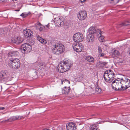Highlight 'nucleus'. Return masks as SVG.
Instances as JSON below:
<instances>
[{"label":"nucleus","mask_w":130,"mask_h":130,"mask_svg":"<svg viewBox=\"0 0 130 130\" xmlns=\"http://www.w3.org/2000/svg\"><path fill=\"white\" fill-rule=\"evenodd\" d=\"M8 63L7 65L10 68L17 69L20 67V60L16 58H8Z\"/></svg>","instance_id":"obj_1"},{"label":"nucleus","mask_w":130,"mask_h":130,"mask_svg":"<svg viewBox=\"0 0 130 130\" xmlns=\"http://www.w3.org/2000/svg\"><path fill=\"white\" fill-rule=\"evenodd\" d=\"M122 78H118L114 80L112 82L111 86L113 89L116 91L123 90Z\"/></svg>","instance_id":"obj_2"},{"label":"nucleus","mask_w":130,"mask_h":130,"mask_svg":"<svg viewBox=\"0 0 130 130\" xmlns=\"http://www.w3.org/2000/svg\"><path fill=\"white\" fill-rule=\"evenodd\" d=\"M103 76L105 81L108 83L111 82L115 77L113 72L110 70L106 71L104 73Z\"/></svg>","instance_id":"obj_3"},{"label":"nucleus","mask_w":130,"mask_h":130,"mask_svg":"<svg viewBox=\"0 0 130 130\" xmlns=\"http://www.w3.org/2000/svg\"><path fill=\"white\" fill-rule=\"evenodd\" d=\"M71 65V63L68 60H64L62 61L61 63L59 64V66L61 69L60 70V72L62 73L69 70Z\"/></svg>","instance_id":"obj_4"},{"label":"nucleus","mask_w":130,"mask_h":130,"mask_svg":"<svg viewBox=\"0 0 130 130\" xmlns=\"http://www.w3.org/2000/svg\"><path fill=\"white\" fill-rule=\"evenodd\" d=\"M84 38L83 35L80 33H76L73 37V39L75 42H80L82 41Z\"/></svg>","instance_id":"obj_5"},{"label":"nucleus","mask_w":130,"mask_h":130,"mask_svg":"<svg viewBox=\"0 0 130 130\" xmlns=\"http://www.w3.org/2000/svg\"><path fill=\"white\" fill-rule=\"evenodd\" d=\"M22 51L24 53H29L32 49V47L28 43H25L22 44Z\"/></svg>","instance_id":"obj_6"},{"label":"nucleus","mask_w":130,"mask_h":130,"mask_svg":"<svg viewBox=\"0 0 130 130\" xmlns=\"http://www.w3.org/2000/svg\"><path fill=\"white\" fill-rule=\"evenodd\" d=\"M101 31L100 30L97 29L96 28H95L93 26L91 27L89 29V33L90 34H92L94 35L95 34L97 35L99 33L100 35L99 37H100L101 36Z\"/></svg>","instance_id":"obj_7"},{"label":"nucleus","mask_w":130,"mask_h":130,"mask_svg":"<svg viewBox=\"0 0 130 130\" xmlns=\"http://www.w3.org/2000/svg\"><path fill=\"white\" fill-rule=\"evenodd\" d=\"M87 13L84 10L80 11L78 13L77 17L78 19L80 20H83L86 18Z\"/></svg>","instance_id":"obj_8"},{"label":"nucleus","mask_w":130,"mask_h":130,"mask_svg":"<svg viewBox=\"0 0 130 130\" xmlns=\"http://www.w3.org/2000/svg\"><path fill=\"white\" fill-rule=\"evenodd\" d=\"M24 118L22 116H13L11 117L7 120H5L4 121H2L1 122L3 123L4 121L7 122H11L16 120H20Z\"/></svg>","instance_id":"obj_9"},{"label":"nucleus","mask_w":130,"mask_h":130,"mask_svg":"<svg viewBox=\"0 0 130 130\" xmlns=\"http://www.w3.org/2000/svg\"><path fill=\"white\" fill-rule=\"evenodd\" d=\"M23 33L26 38H31L33 35V32L29 29H25L23 31Z\"/></svg>","instance_id":"obj_10"},{"label":"nucleus","mask_w":130,"mask_h":130,"mask_svg":"<svg viewBox=\"0 0 130 130\" xmlns=\"http://www.w3.org/2000/svg\"><path fill=\"white\" fill-rule=\"evenodd\" d=\"M123 88V90H124L130 87V80L128 79H126V80L122 79V82Z\"/></svg>","instance_id":"obj_11"},{"label":"nucleus","mask_w":130,"mask_h":130,"mask_svg":"<svg viewBox=\"0 0 130 130\" xmlns=\"http://www.w3.org/2000/svg\"><path fill=\"white\" fill-rule=\"evenodd\" d=\"M73 47L74 50L77 52H80L83 49V46L81 43L75 44Z\"/></svg>","instance_id":"obj_12"},{"label":"nucleus","mask_w":130,"mask_h":130,"mask_svg":"<svg viewBox=\"0 0 130 130\" xmlns=\"http://www.w3.org/2000/svg\"><path fill=\"white\" fill-rule=\"evenodd\" d=\"M7 72L6 70H4L1 71V82H3V81H5L7 78Z\"/></svg>","instance_id":"obj_13"},{"label":"nucleus","mask_w":130,"mask_h":130,"mask_svg":"<svg viewBox=\"0 0 130 130\" xmlns=\"http://www.w3.org/2000/svg\"><path fill=\"white\" fill-rule=\"evenodd\" d=\"M60 48L62 49H64V45L61 43H56L53 45L52 50H55L57 49H59Z\"/></svg>","instance_id":"obj_14"},{"label":"nucleus","mask_w":130,"mask_h":130,"mask_svg":"<svg viewBox=\"0 0 130 130\" xmlns=\"http://www.w3.org/2000/svg\"><path fill=\"white\" fill-rule=\"evenodd\" d=\"M19 55L18 51H14L10 52L8 53V58H13V57H17Z\"/></svg>","instance_id":"obj_15"},{"label":"nucleus","mask_w":130,"mask_h":130,"mask_svg":"<svg viewBox=\"0 0 130 130\" xmlns=\"http://www.w3.org/2000/svg\"><path fill=\"white\" fill-rule=\"evenodd\" d=\"M54 20H56L55 21H54L55 25L59 27L60 26L61 23L62 22V20H61L60 18H58V17L55 18Z\"/></svg>","instance_id":"obj_16"},{"label":"nucleus","mask_w":130,"mask_h":130,"mask_svg":"<svg viewBox=\"0 0 130 130\" xmlns=\"http://www.w3.org/2000/svg\"><path fill=\"white\" fill-rule=\"evenodd\" d=\"M75 127V124L72 123H69L68 125H66L67 130H74V128Z\"/></svg>","instance_id":"obj_17"},{"label":"nucleus","mask_w":130,"mask_h":130,"mask_svg":"<svg viewBox=\"0 0 130 130\" xmlns=\"http://www.w3.org/2000/svg\"><path fill=\"white\" fill-rule=\"evenodd\" d=\"M23 41V40L20 37H17L15 38L14 40L12 41V42L16 44H19L21 43Z\"/></svg>","instance_id":"obj_18"},{"label":"nucleus","mask_w":130,"mask_h":130,"mask_svg":"<svg viewBox=\"0 0 130 130\" xmlns=\"http://www.w3.org/2000/svg\"><path fill=\"white\" fill-rule=\"evenodd\" d=\"M94 38V35L89 34L87 36L86 39L88 42H92L93 41Z\"/></svg>","instance_id":"obj_19"},{"label":"nucleus","mask_w":130,"mask_h":130,"mask_svg":"<svg viewBox=\"0 0 130 130\" xmlns=\"http://www.w3.org/2000/svg\"><path fill=\"white\" fill-rule=\"evenodd\" d=\"M37 38L38 40L42 44H44L47 42L45 40L43 39L42 37L39 36L38 35L37 36Z\"/></svg>","instance_id":"obj_20"},{"label":"nucleus","mask_w":130,"mask_h":130,"mask_svg":"<svg viewBox=\"0 0 130 130\" xmlns=\"http://www.w3.org/2000/svg\"><path fill=\"white\" fill-rule=\"evenodd\" d=\"M85 59L90 62L93 63L94 61V59L91 56H86L84 57Z\"/></svg>","instance_id":"obj_21"},{"label":"nucleus","mask_w":130,"mask_h":130,"mask_svg":"<svg viewBox=\"0 0 130 130\" xmlns=\"http://www.w3.org/2000/svg\"><path fill=\"white\" fill-rule=\"evenodd\" d=\"M70 88L69 87H65L64 89L62 90V93L66 95L68 94L70 92Z\"/></svg>","instance_id":"obj_22"},{"label":"nucleus","mask_w":130,"mask_h":130,"mask_svg":"<svg viewBox=\"0 0 130 130\" xmlns=\"http://www.w3.org/2000/svg\"><path fill=\"white\" fill-rule=\"evenodd\" d=\"M64 51V49H62L61 48L59 49H57L55 50H54V53L56 55H58L61 54Z\"/></svg>","instance_id":"obj_23"},{"label":"nucleus","mask_w":130,"mask_h":130,"mask_svg":"<svg viewBox=\"0 0 130 130\" xmlns=\"http://www.w3.org/2000/svg\"><path fill=\"white\" fill-rule=\"evenodd\" d=\"M119 54L120 53L117 50H115L112 52V57H115L118 56Z\"/></svg>","instance_id":"obj_24"},{"label":"nucleus","mask_w":130,"mask_h":130,"mask_svg":"<svg viewBox=\"0 0 130 130\" xmlns=\"http://www.w3.org/2000/svg\"><path fill=\"white\" fill-rule=\"evenodd\" d=\"M7 32V30L6 28H2L1 29V34L2 33V34H4V36L6 35L5 34Z\"/></svg>","instance_id":"obj_25"},{"label":"nucleus","mask_w":130,"mask_h":130,"mask_svg":"<svg viewBox=\"0 0 130 130\" xmlns=\"http://www.w3.org/2000/svg\"><path fill=\"white\" fill-rule=\"evenodd\" d=\"M90 130H98L96 127V125L94 124L91 125L90 127Z\"/></svg>","instance_id":"obj_26"},{"label":"nucleus","mask_w":130,"mask_h":130,"mask_svg":"<svg viewBox=\"0 0 130 130\" xmlns=\"http://www.w3.org/2000/svg\"><path fill=\"white\" fill-rule=\"evenodd\" d=\"M130 25V22H129V21H125L124 23H122L120 24L121 26H127Z\"/></svg>","instance_id":"obj_27"},{"label":"nucleus","mask_w":130,"mask_h":130,"mask_svg":"<svg viewBox=\"0 0 130 130\" xmlns=\"http://www.w3.org/2000/svg\"><path fill=\"white\" fill-rule=\"evenodd\" d=\"M30 14V12L28 13H23L20 16L22 17L23 18H25Z\"/></svg>","instance_id":"obj_28"},{"label":"nucleus","mask_w":130,"mask_h":130,"mask_svg":"<svg viewBox=\"0 0 130 130\" xmlns=\"http://www.w3.org/2000/svg\"><path fill=\"white\" fill-rule=\"evenodd\" d=\"M95 90L96 92L100 93L101 92L102 90L101 88H99V87L97 86L95 89Z\"/></svg>","instance_id":"obj_29"},{"label":"nucleus","mask_w":130,"mask_h":130,"mask_svg":"<svg viewBox=\"0 0 130 130\" xmlns=\"http://www.w3.org/2000/svg\"><path fill=\"white\" fill-rule=\"evenodd\" d=\"M49 23L47 25H46L45 26H43V27H40L39 29V30L40 31H42L43 29V28H45V26H46V27L48 28V27L49 26L48 25H49Z\"/></svg>","instance_id":"obj_30"},{"label":"nucleus","mask_w":130,"mask_h":130,"mask_svg":"<svg viewBox=\"0 0 130 130\" xmlns=\"http://www.w3.org/2000/svg\"><path fill=\"white\" fill-rule=\"evenodd\" d=\"M5 109V107H1V113H2V115H1L2 116V115L4 114H5L6 113V112H2L1 111V110H4Z\"/></svg>","instance_id":"obj_31"},{"label":"nucleus","mask_w":130,"mask_h":130,"mask_svg":"<svg viewBox=\"0 0 130 130\" xmlns=\"http://www.w3.org/2000/svg\"><path fill=\"white\" fill-rule=\"evenodd\" d=\"M97 35H98V37H99V39L100 41H101L102 42L103 41V40L104 39V37L103 36L102 37V35H101V36L100 37H100H99V36L100 35H99V33Z\"/></svg>","instance_id":"obj_32"},{"label":"nucleus","mask_w":130,"mask_h":130,"mask_svg":"<svg viewBox=\"0 0 130 130\" xmlns=\"http://www.w3.org/2000/svg\"><path fill=\"white\" fill-rule=\"evenodd\" d=\"M102 51V50L101 47L98 46V54L101 53Z\"/></svg>","instance_id":"obj_33"},{"label":"nucleus","mask_w":130,"mask_h":130,"mask_svg":"<svg viewBox=\"0 0 130 130\" xmlns=\"http://www.w3.org/2000/svg\"><path fill=\"white\" fill-rule=\"evenodd\" d=\"M107 63V62H99V63H98V64L99 63V65H100V64H103V67H104V66H105V64Z\"/></svg>","instance_id":"obj_34"},{"label":"nucleus","mask_w":130,"mask_h":130,"mask_svg":"<svg viewBox=\"0 0 130 130\" xmlns=\"http://www.w3.org/2000/svg\"><path fill=\"white\" fill-rule=\"evenodd\" d=\"M104 53H99L98 54V56L99 57H103L104 56Z\"/></svg>","instance_id":"obj_35"},{"label":"nucleus","mask_w":130,"mask_h":130,"mask_svg":"<svg viewBox=\"0 0 130 130\" xmlns=\"http://www.w3.org/2000/svg\"><path fill=\"white\" fill-rule=\"evenodd\" d=\"M113 1L115 4H117L119 2L120 0H110Z\"/></svg>","instance_id":"obj_36"},{"label":"nucleus","mask_w":130,"mask_h":130,"mask_svg":"<svg viewBox=\"0 0 130 130\" xmlns=\"http://www.w3.org/2000/svg\"><path fill=\"white\" fill-rule=\"evenodd\" d=\"M78 79H79V80L80 81L83 79V77L81 76H80L78 77Z\"/></svg>","instance_id":"obj_37"},{"label":"nucleus","mask_w":130,"mask_h":130,"mask_svg":"<svg viewBox=\"0 0 130 130\" xmlns=\"http://www.w3.org/2000/svg\"><path fill=\"white\" fill-rule=\"evenodd\" d=\"M57 69L58 71L59 72H60V70L61 69V67H60L59 66V65L58 66V67H57Z\"/></svg>","instance_id":"obj_38"},{"label":"nucleus","mask_w":130,"mask_h":130,"mask_svg":"<svg viewBox=\"0 0 130 130\" xmlns=\"http://www.w3.org/2000/svg\"><path fill=\"white\" fill-rule=\"evenodd\" d=\"M63 81L64 82H66L68 83H70V82L68 80H67L66 79H63Z\"/></svg>","instance_id":"obj_39"},{"label":"nucleus","mask_w":130,"mask_h":130,"mask_svg":"<svg viewBox=\"0 0 130 130\" xmlns=\"http://www.w3.org/2000/svg\"><path fill=\"white\" fill-rule=\"evenodd\" d=\"M7 0H1V3H5L7 1Z\"/></svg>","instance_id":"obj_40"},{"label":"nucleus","mask_w":130,"mask_h":130,"mask_svg":"<svg viewBox=\"0 0 130 130\" xmlns=\"http://www.w3.org/2000/svg\"><path fill=\"white\" fill-rule=\"evenodd\" d=\"M86 0H80V1L82 3L84 2Z\"/></svg>","instance_id":"obj_41"},{"label":"nucleus","mask_w":130,"mask_h":130,"mask_svg":"<svg viewBox=\"0 0 130 130\" xmlns=\"http://www.w3.org/2000/svg\"><path fill=\"white\" fill-rule=\"evenodd\" d=\"M128 52L129 54H130V47L128 48Z\"/></svg>","instance_id":"obj_42"},{"label":"nucleus","mask_w":130,"mask_h":130,"mask_svg":"<svg viewBox=\"0 0 130 130\" xmlns=\"http://www.w3.org/2000/svg\"><path fill=\"white\" fill-rule=\"evenodd\" d=\"M43 64H42V63H40V64H39V67H40V66H43L42 65Z\"/></svg>","instance_id":"obj_43"},{"label":"nucleus","mask_w":130,"mask_h":130,"mask_svg":"<svg viewBox=\"0 0 130 130\" xmlns=\"http://www.w3.org/2000/svg\"><path fill=\"white\" fill-rule=\"evenodd\" d=\"M15 11H20V9L16 10Z\"/></svg>","instance_id":"obj_44"},{"label":"nucleus","mask_w":130,"mask_h":130,"mask_svg":"<svg viewBox=\"0 0 130 130\" xmlns=\"http://www.w3.org/2000/svg\"><path fill=\"white\" fill-rule=\"evenodd\" d=\"M43 130H50V129H43Z\"/></svg>","instance_id":"obj_45"},{"label":"nucleus","mask_w":130,"mask_h":130,"mask_svg":"<svg viewBox=\"0 0 130 130\" xmlns=\"http://www.w3.org/2000/svg\"><path fill=\"white\" fill-rule=\"evenodd\" d=\"M61 84H63V82L62 81H61Z\"/></svg>","instance_id":"obj_46"},{"label":"nucleus","mask_w":130,"mask_h":130,"mask_svg":"<svg viewBox=\"0 0 130 130\" xmlns=\"http://www.w3.org/2000/svg\"><path fill=\"white\" fill-rule=\"evenodd\" d=\"M94 115L93 114V115H92V116H94Z\"/></svg>","instance_id":"obj_47"},{"label":"nucleus","mask_w":130,"mask_h":130,"mask_svg":"<svg viewBox=\"0 0 130 130\" xmlns=\"http://www.w3.org/2000/svg\"><path fill=\"white\" fill-rule=\"evenodd\" d=\"M13 1H17V0H12Z\"/></svg>","instance_id":"obj_48"},{"label":"nucleus","mask_w":130,"mask_h":130,"mask_svg":"<svg viewBox=\"0 0 130 130\" xmlns=\"http://www.w3.org/2000/svg\"><path fill=\"white\" fill-rule=\"evenodd\" d=\"M29 113H30V112H29V113H28V115Z\"/></svg>","instance_id":"obj_49"},{"label":"nucleus","mask_w":130,"mask_h":130,"mask_svg":"<svg viewBox=\"0 0 130 130\" xmlns=\"http://www.w3.org/2000/svg\"><path fill=\"white\" fill-rule=\"evenodd\" d=\"M1 111L2 112H3V111H2V110H1Z\"/></svg>","instance_id":"obj_50"}]
</instances>
